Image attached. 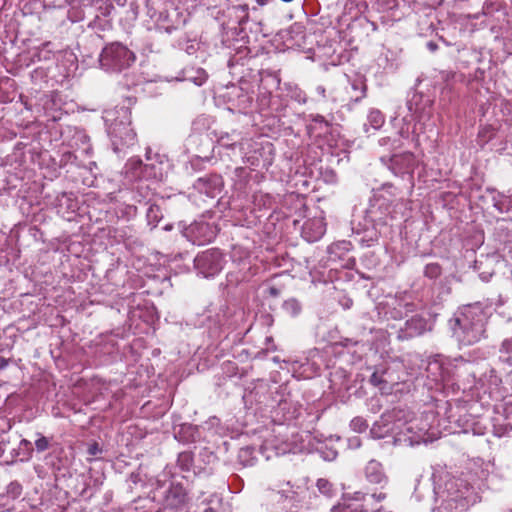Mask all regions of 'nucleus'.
Here are the masks:
<instances>
[{"label": "nucleus", "mask_w": 512, "mask_h": 512, "mask_svg": "<svg viewBox=\"0 0 512 512\" xmlns=\"http://www.w3.org/2000/svg\"><path fill=\"white\" fill-rule=\"evenodd\" d=\"M256 3L260 6H264L266 4H268L271 0H255Z\"/></svg>", "instance_id": "0e129e2a"}, {"label": "nucleus", "mask_w": 512, "mask_h": 512, "mask_svg": "<svg viewBox=\"0 0 512 512\" xmlns=\"http://www.w3.org/2000/svg\"><path fill=\"white\" fill-rule=\"evenodd\" d=\"M381 162L397 177L408 176L413 179V173L419 161L411 152L394 154L391 157H381Z\"/></svg>", "instance_id": "0eeeda50"}, {"label": "nucleus", "mask_w": 512, "mask_h": 512, "mask_svg": "<svg viewBox=\"0 0 512 512\" xmlns=\"http://www.w3.org/2000/svg\"><path fill=\"white\" fill-rule=\"evenodd\" d=\"M493 3L486 1L483 5V14H489L492 11Z\"/></svg>", "instance_id": "603ef678"}, {"label": "nucleus", "mask_w": 512, "mask_h": 512, "mask_svg": "<svg viewBox=\"0 0 512 512\" xmlns=\"http://www.w3.org/2000/svg\"><path fill=\"white\" fill-rule=\"evenodd\" d=\"M268 77L272 79V81L275 83L276 87H279L280 85V78L276 74L269 73Z\"/></svg>", "instance_id": "4d7b16f0"}, {"label": "nucleus", "mask_w": 512, "mask_h": 512, "mask_svg": "<svg viewBox=\"0 0 512 512\" xmlns=\"http://www.w3.org/2000/svg\"><path fill=\"white\" fill-rule=\"evenodd\" d=\"M404 308L406 310V314L409 312L412 313L415 311V304L414 303H405Z\"/></svg>", "instance_id": "5fc2aeb1"}, {"label": "nucleus", "mask_w": 512, "mask_h": 512, "mask_svg": "<svg viewBox=\"0 0 512 512\" xmlns=\"http://www.w3.org/2000/svg\"><path fill=\"white\" fill-rule=\"evenodd\" d=\"M267 293L271 297H278L280 295V290L275 286H270L267 288Z\"/></svg>", "instance_id": "09e8293b"}, {"label": "nucleus", "mask_w": 512, "mask_h": 512, "mask_svg": "<svg viewBox=\"0 0 512 512\" xmlns=\"http://www.w3.org/2000/svg\"><path fill=\"white\" fill-rule=\"evenodd\" d=\"M162 218L163 213L160 206L156 204H150L146 212L148 225H150L152 228H155Z\"/></svg>", "instance_id": "a878e982"}, {"label": "nucleus", "mask_w": 512, "mask_h": 512, "mask_svg": "<svg viewBox=\"0 0 512 512\" xmlns=\"http://www.w3.org/2000/svg\"><path fill=\"white\" fill-rule=\"evenodd\" d=\"M155 485L157 489L162 488L164 486L163 481L159 477L156 479Z\"/></svg>", "instance_id": "e2e57ef3"}, {"label": "nucleus", "mask_w": 512, "mask_h": 512, "mask_svg": "<svg viewBox=\"0 0 512 512\" xmlns=\"http://www.w3.org/2000/svg\"><path fill=\"white\" fill-rule=\"evenodd\" d=\"M353 499L356 500V501H362L365 499V494L358 491V492H355L354 493V496H353Z\"/></svg>", "instance_id": "13d9d810"}, {"label": "nucleus", "mask_w": 512, "mask_h": 512, "mask_svg": "<svg viewBox=\"0 0 512 512\" xmlns=\"http://www.w3.org/2000/svg\"><path fill=\"white\" fill-rule=\"evenodd\" d=\"M380 231L377 230L375 224L367 226L356 232L355 239L364 247H370L378 242Z\"/></svg>", "instance_id": "412c9836"}, {"label": "nucleus", "mask_w": 512, "mask_h": 512, "mask_svg": "<svg viewBox=\"0 0 512 512\" xmlns=\"http://www.w3.org/2000/svg\"><path fill=\"white\" fill-rule=\"evenodd\" d=\"M364 474L369 483L380 485L381 488L388 483V476L384 471L383 465L374 459L366 464Z\"/></svg>", "instance_id": "f3484780"}, {"label": "nucleus", "mask_w": 512, "mask_h": 512, "mask_svg": "<svg viewBox=\"0 0 512 512\" xmlns=\"http://www.w3.org/2000/svg\"><path fill=\"white\" fill-rule=\"evenodd\" d=\"M282 310L291 317L298 316L302 311V305L296 298H289L282 304Z\"/></svg>", "instance_id": "bb28decb"}, {"label": "nucleus", "mask_w": 512, "mask_h": 512, "mask_svg": "<svg viewBox=\"0 0 512 512\" xmlns=\"http://www.w3.org/2000/svg\"><path fill=\"white\" fill-rule=\"evenodd\" d=\"M350 426L355 430V431H358V432H361V431H364L366 430V428L368 427L366 421L361 418V417H356L354 418L351 423H350Z\"/></svg>", "instance_id": "58836bf2"}, {"label": "nucleus", "mask_w": 512, "mask_h": 512, "mask_svg": "<svg viewBox=\"0 0 512 512\" xmlns=\"http://www.w3.org/2000/svg\"><path fill=\"white\" fill-rule=\"evenodd\" d=\"M203 512H219L216 508L214 507H206Z\"/></svg>", "instance_id": "69168bd1"}, {"label": "nucleus", "mask_w": 512, "mask_h": 512, "mask_svg": "<svg viewBox=\"0 0 512 512\" xmlns=\"http://www.w3.org/2000/svg\"><path fill=\"white\" fill-rule=\"evenodd\" d=\"M136 61L135 53L122 42L106 44L100 53V68L108 73H122Z\"/></svg>", "instance_id": "20e7f679"}, {"label": "nucleus", "mask_w": 512, "mask_h": 512, "mask_svg": "<svg viewBox=\"0 0 512 512\" xmlns=\"http://www.w3.org/2000/svg\"><path fill=\"white\" fill-rule=\"evenodd\" d=\"M371 497L377 501V502H381V501H384L386 498H387V494L384 493V492H379V493H373L371 495Z\"/></svg>", "instance_id": "8fccbe9b"}, {"label": "nucleus", "mask_w": 512, "mask_h": 512, "mask_svg": "<svg viewBox=\"0 0 512 512\" xmlns=\"http://www.w3.org/2000/svg\"><path fill=\"white\" fill-rule=\"evenodd\" d=\"M387 373V370L384 368H376L375 371L370 376L369 382L375 386L379 387L380 389H383L384 385L387 384V380L385 379L384 375Z\"/></svg>", "instance_id": "7c9ffc66"}, {"label": "nucleus", "mask_w": 512, "mask_h": 512, "mask_svg": "<svg viewBox=\"0 0 512 512\" xmlns=\"http://www.w3.org/2000/svg\"><path fill=\"white\" fill-rule=\"evenodd\" d=\"M107 125L113 150L116 153L136 143V133L131 127V110L126 106H116L106 110L103 116Z\"/></svg>", "instance_id": "f03ea898"}, {"label": "nucleus", "mask_w": 512, "mask_h": 512, "mask_svg": "<svg viewBox=\"0 0 512 512\" xmlns=\"http://www.w3.org/2000/svg\"><path fill=\"white\" fill-rule=\"evenodd\" d=\"M350 441H351V444L354 445L355 447L360 446V440L358 437H355V438L351 439Z\"/></svg>", "instance_id": "680f3d73"}, {"label": "nucleus", "mask_w": 512, "mask_h": 512, "mask_svg": "<svg viewBox=\"0 0 512 512\" xmlns=\"http://www.w3.org/2000/svg\"><path fill=\"white\" fill-rule=\"evenodd\" d=\"M374 512H391V511H389V510H387L386 508H384V507H382V506H381L380 508H378V509H377V510H375Z\"/></svg>", "instance_id": "774afa93"}, {"label": "nucleus", "mask_w": 512, "mask_h": 512, "mask_svg": "<svg viewBox=\"0 0 512 512\" xmlns=\"http://www.w3.org/2000/svg\"><path fill=\"white\" fill-rule=\"evenodd\" d=\"M87 452L91 456H97L98 454H100L102 452V448L99 446V444L97 442H94L89 445Z\"/></svg>", "instance_id": "37998d69"}, {"label": "nucleus", "mask_w": 512, "mask_h": 512, "mask_svg": "<svg viewBox=\"0 0 512 512\" xmlns=\"http://www.w3.org/2000/svg\"><path fill=\"white\" fill-rule=\"evenodd\" d=\"M55 208L59 214L73 213L77 210L78 205L73 193L62 192L55 198Z\"/></svg>", "instance_id": "6ab92c4d"}, {"label": "nucleus", "mask_w": 512, "mask_h": 512, "mask_svg": "<svg viewBox=\"0 0 512 512\" xmlns=\"http://www.w3.org/2000/svg\"><path fill=\"white\" fill-rule=\"evenodd\" d=\"M309 120L325 131H327L331 126L330 122L321 114H310Z\"/></svg>", "instance_id": "f704fd0d"}, {"label": "nucleus", "mask_w": 512, "mask_h": 512, "mask_svg": "<svg viewBox=\"0 0 512 512\" xmlns=\"http://www.w3.org/2000/svg\"><path fill=\"white\" fill-rule=\"evenodd\" d=\"M393 437L396 445L414 446L426 442V431L418 428L417 420L414 419L402 430H397Z\"/></svg>", "instance_id": "9d476101"}, {"label": "nucleus", "mask_w": 512, "mask_h": 512, "mask_svg": "<svg viewBox=\"0 0 512 512\" xmlns=\"http://www.w3.org/2000/svg\"><path fill=\"white\" fill-rule=\"evenodd\" d=\"M489 309L480 303L465 306L455 317L453 332L458 342L465 346L479 342L486 332Z\"/></svg>", "instance_id": "f257e3e1"}, {"label": "nucleus", "mask_w": 512, "mask_h": 512, "mask_svg": "<svg viewBox=\"0 0 512 512\" xmlns=\"http://www.w3.org/2000/svg\"><path fill=\"white\" fill-rule=\"evenodd\" d=\"M384 115L377 109H371L367 116V123L364 124L365 132L369 131V127L378 130L384 124Z\"/></svg>", "instance_id": "b1692460"}, {"label": "nucleus", "mask_w": 512, "mask_h": 512, "mask_svg": "<svg viewBox=\"0 0 512 512\" xmlns=\"http://www.w3.org/2000/svg\"><path fill=\"white\" fill-rule=\"evenodd\" d=\"M414 419L413 413L406 407H395L382 416L384 424L390 425L387 431H390L393 436L396 435L397 430H402Z\"/></svg>", "instance_id": "9b49d317"}, {"label": "nucleus", "mask_w": 512, "mask_h": 512, "mask_svg": "<svg viewBox=\"0 0 512 512\" xmlns=\"http://www.w3.org/2000/svg\"><path fill=\"white\" fill-rule=\"evenodd\" d=\"M504 412L505 413H512V401L506 402L504 405Z\"/></svg>", "instance_id": "bf43d9fd"}, {"label": "nucleus", "mask_w": 512, "mask_h": 512, "mask_svg": "<svg viewBox=\"0 0 512 512\" xmlns=\"http://www.w3.org/2000/svg\"><path fill=\"white\" fill-rule=\"evenodd\" d=\"M350 242H347V241H342V242H338L336 244H333L330 249L331 251H334L336 249H342V250H345V251H349L350 250Z\"/></svg>", "instance_id": "c03bdc74"}, {"label": "nucleus", "mask_w": 512, "mask_h": 512, "mask_svg": "<svg viewBox=\"0 0 512 512\" xmlns=\"http://www.w3.org/2000/svg\"><path fill=\"white\" fill-rule=\"evenodd\" d=\"M455 77V72L453 71H441L440 72V78L445 81V82H449L450 80H452L453 78Z\"/></svg>", "instance_id": "a18cd8bd"}, {"label": "nucleus", "mask_w": 512, "mask_h": 512, "mask_svg": "<svg viewBox=\"0 0 512 512\" xmlns=\"http://www.w3.org/2000/svg\"><path fill=\"white\" fill-rule=\"evenodd\" d=\"M20 447H23L25 449V452L23 453V458L21 460L29 459L33 453L32 443L27 439H22L20 441Z\"/></svg>", "instance_id": "ea45409f"}, {"label": "nucleus", "mask_w": 512, "mask_h": 512, "mask_svg": "<svg viewBox=\"0 0 512 512\" xmlns=\"http://www.w3.org/2000/svg\"><path fill=\"white\" fill-rule=\"evenodd\" d=\"M316 486H317L318 491L322 495H324L328 498H332L336 494V489L334 488V485L327 479H324V478L318 479Z\"/></svg>", "instance_id": "cd10ccee"}, {"label": "nucleus", "mask_w": 512, "mask_h": 512, "mask_svg": "<svg viewBox=\"0 0 512 512\" xmlns=\"http://www.w3.org/2000/svg\"><path fill=\"white\" fill-rule=\"evenodd\" d=\"M38 438L35 440V447L38 452H44L50 447V441L41 433H37Z\"/></svg>", "instance_id": "e433bc0d"}, {"label": "nucleus", "mask_w": 512, "mask_h": 512, "mask_svg": "<svg viewBox=\"0 0 512 512\" xmlns=\"http://www.w3.org/2000/svg\"><path fill=\"white\" fill-rule=\"evenodd\" d=\"M22 493V485L18 481L10 482L6 487V494L12 499L18 498Z\"/></svg>", "instance_id": "72a5a7b5"}, {"label": "nucleus", "mask_w": 512, "mask_h": 512, "mask_svg": "<svg viewBox=\"0 0 512 512\" xmlns=\"http://www.w3.org/2000/svg\"><path fill=\"white\" fill-rule=\"evenodd\" d=\"M423 273L429 279H437L442 274V267L438 263H429L425 266Z\"/></svg>", "instance_id": "473e14b6"}, {"label": "nucleus", "mask_w": 512, "mask_h": 512, "mask_svg": "<svg viewBox=\"0 0 512 512\" xmlns=\"http://www.w3.org/2000/svg\"><path fill=\"white\" fill-rule=\"evenodd\" d=\"M187 501V492L179 483H171L163 498L166 508L178 511H183L185 509Z\"/></svg>", "instance_id": "ddd939ff"}, {"label": "nucleus", "mask_w": 512, "mask_h": 512, "mask_svg": "<svg viewBox=\"0 0 512 512\" xmlns=\"http://www.w3.org/2000/svg\"><path fill=\"white\" fill-rule=\"evenodd\" d=\"M382 188L384 190H386L391 196H396L397 195V190L398 189L396 187H394V185L391 184V183L383 184Z\"/></svg>", "instance_id": "49530a36"}, {"label": "nucleus", "mask_w": 512, "mask_h": 512, "mask_svg": "<svg viewBox=\"0 0 512 512\" xmlns=\"http://www.w3.org/2000/svg\"><path fill=\"white\" fill-rule=\"evenodd\" d=\"M146 16L155 30L167 34L180 30L187 22V16L182 10L164 0L147 1Z\"/></svg>", "instance_id": "7ed1b4c3"}, {"label": "nucleus", "mask_w": 512, "mask_h": 512, "mask_svg": "<svg viewBox=\"0 0 512 512\" xmlns=\"http://www.w3.org/2000/svg\"><path fill=\"white\" fill-rule=\"evenodd\" d=\"M235 173L238 177H241L243 174H246L247 171L245 168H242V167H237L235 168Z\"/></svg>", "instance_id": "052dcab7"}, {"label": "nucleus", "mask_w": 512, "mask_h": 512, "mask_svg": "<svg viewBox=\"0 0 512 512\" xmlns=\"http://www.w3.org/2000/svg\"><path fill=\"white\" fill-rule=\"evenodd\" d=\"M427 377L436 384L441 383L444 387L453 385L454 371L450 365L433 360L428 363L426 368Z\"/></svg>", "instance_id": "f8f14e48"}, {"label": "nucleus", "mask_w": 512, "mask_h": 512, "mask_svg": "<svg viewBox=\"0 0 512 512\" xmlns=\"http://www.w3.org/2000/svg\"><path fill=\"white\" fill-rule=\"evenodd\" d=\"M183 236L191 243L201 246L210 243L217 235L218 229L215 225L205 221H195L189 226H183Z\"/></svg>", "instance_id": "6e6552de"}, {"label": "nucleus", "mask_w": 512, "mask_h": 512, "mask_svg": "<svg viewBox=\"0 0 512 512\" xmlns=\"http://www.w3.org/2000/svg\"><path fill=\"white\" fill-rule=\"evenodd\" d=\"M89 27H91L93 30L97 31H103L106 28H110L111 24L108 20L102 19L99 16H96L95 19L90 22Z\"/></svg>", "instance_id": "c9c22d12"}, {"label": "nucleus", "mask_w": 512, "mask_h": 512, "mask_svg": "<svg viewBox=\"0 0 512 512\" xmlns=\"http://www.w3.org/2000/svg\"><path fill=\"white\" fill-rule=\"evenodd\" d=\"M433 321L428 312H421L407 319L397 332V338L400 341L410 340L415 337L422 336L431 331Z\"/></svg>", "instance_id": "423d86ee"}, {"label": "nucleus", "mask_w": 512, "mask_h": 512, "mask_svg": "<svg viewBox=\"0 0 512 512\" xmlns=\"http://www.w3.org/2000/svg\"><path fill=\"white\" fill-rule=\"evenodd\" d=\"M453 506H454V501L448 500L441 505V507L439 508V512H449Z\"/></svg>", "instance_id": "de8ad7c7"}, {"label": "nucleus", "mask_w": 512, "mask_h": 512, "mask_svg": "<svg viewBox=\"0 0 512 512\" xmlns=\"http://www.w3.org/2000/svg\"><path fill=\"white\" fill-rule=\"evenodd\" d=\"M350 89L348 91L350 102L358 103L366 97L367 85L363 79H354L350 84Z\"/></svg>", "instance_id": "5701e85b"}, {"label": "nucleus", "mask_w": 512, "mask_h": 512, "mask_svg": "<svg viewBox=\"0 0 512 512\" xmlns=\"http://www.w3.org/2000/svg\"><path fill=\"white\" fill-rule=\"evenodd\" d=\"M315 92L322 98L326 99V89L323 85H318L315 88Z\"/></svg>", "instance_id": "3c124183"}, {"label": "nucleus", "mask_w": 512, "mask_h": 512, "mask_svg": "<svg viewBox=\"0 0 512 512\" xmlns=\"http://www.w3.org/2000/svg\"><path fill=\"white\" fill-rule=\"evenodd\" d=\"M163 229H164L165 231H171V230L173 229V225H172V224H167V225H165V226L163 227Z\"/></svg>", "instance_id": "338daca9"}, {"label": "nucleus", "mask_w": 512, "mask_h": 512, "mask_svg": "<svg viewBox=\"0 0 512 512\" xmlns=\"http://www.w3.org/2000/svg\"><path fill=\"white\" fill-rule=\"evenodd\" d=\"M50 45V42H45L41 47L37 48V50L33 53L32 62L50 60L52 57V51L48 49Z\"/></svg>", "instance_id": "c85d7f7f"}, {"label": "nucleus", "mask_w": 512, "mask_h": 512, "mask_svg": "<svg viewBox=\"0 0 512 512\" xmlns=\"http://www.w3.org/2000/svg\"><path fill=\"white\" fill-rule=\"evenodd\" d=\"M192 186L200 194H205L208 197L214 198L218 193H220L223 186V180L219 175L206 174L196 179Z\"/></svg>", "instance_id": "4468645a"}, {"label": "nucleus", "mask_w": 512, "mask_h": 512, "mask_svg": "<svg viewBox=\"0 0 512 512\" xmlns=\"http://www.w3.org/2000/svg\"><path fill=\"white\" fill-rule=\"evenodd\" d=\"M207 79V73L200 67H185L181 71V81H189L197 86H201Z\"/></svg>", "instance_id": "4be33fe9"}, {"label": "nucleus", "mask_w": 512, "mask_h": 512, "mask_svg": "<svg viewBox=\"0 0 512 512\" xmlns=\"http://www.w3.org/2000/svg\"><path fill=\"white\" fill-rule=\"evenodd\" d=\"M223 253L217 248H211L199 253L194 259V268L205 278L219 274L225 265Z\"/></svg>", "instance_id": "39448f33"}, {"label": "nucleus", "mask_w": 512, "mask_h": 512, "mask_svg": "<svg viewBox=\"0 0 512 512\" xmlns=\"http://www.w3.org/2000/svg\"><path fill=\"white\" fill-rule=\"evenodd\" d=\"M217 142L219 147L230 149L232 151L238 150L239 155L242 156L244 154L245 145L249 144L250 139L244 137L241 132L233 130L231 133H221Z\"/></svg>", "instance_id": "2eb2a0df"}, {"label": "nucleus", "mask_w": 512, "mask_h": 512, "mask_svg": "<svg viewBox=\"0 0 512 512\" xmlns=\"http://www.w3.org/2000/svg\"><path fill=\"white\" fill-rule=\"evenodd\" d=\"M129 478H130L131 482L134 483V484H137L140 481L139 473H134L133 472V473L130 474Z\"/></svg>", "instance_id": "6e6d98bb"}, {"label": "nucleus", "mask_w": 512, "mask_h": 512, "mask_svg": "<svg viewBox=\"0 0 512 512\" xmlns=\"http://www.w3.org/2000/svg\"><path fill=\"white\" fill-rule=\"evenodd\" d=\"M149 169H154V165L143 164L139 158H131L124 166V175L130 182L136 181L141 178L150 177Z\"/></svg>", "instance_id": "dca6fc26"}, {"label": "nucleus", "mask_w": 512, "mask_h": 512, "mask_svg": "<svg viewBox=\"0 0 512 512\" xmlns=\"http://www.w3.org/2000/svg\"><path fill=\"white\" fill-rule=\"evenodd\" d=\"M326 231V225L322 219H309L302 228V236L308 242H315L319 240Z\"/></svg>", "instance_id": "a211bd4d"}, {"label": "nucleus", "mask_w": 512, "mask_h": 512, "mask_svg": "<svg viewBox=\"0 0 512 512\" xmlns=\"http://www.w3.org/2000/svg\"><path fill=\"white\" fill-rule=\"evenodd\" d=\"M194 462L193 453L190 451H184L178 454L177 465L183 471H189Z\"/></svg>", "instance_id": "c756f323"}, {"label": "nucleus", "mask_w": 512, "mask_h": 512, "mask_svg": "<svg viewBox=\"0 0 512 512\" xmlns=\"http://www.w3.org/2000/svg\"><path fill=\"white\" fill-rule=\"evenodd\" d=\"M291 98L300 104H305L307 102L306 93L297 86L291 90Z\"/></svg>", "instance_id": "4c0bfd02"}, {"label": "nucleus", "mask_w": 512, "mask_h": 512, "mask_svg": "<svg viewBox=\"0 0 512 512\" xmlns=\"http://www.w3.org/2000/svg\"><path fill=\"white\" fill-rule=\"evenodd\" d=\"M256 459V449L251 446L243 447L238 452V460L243 466H252Z\"/></svg>", "instance_id": "393cba45"}, {"label": "nucleus", "mask_w": 512, "mask_h": 512, "mask_svg": "<svg viewBox=\"0 0 512 512\" xmlns=\"http://www.w3.org/2000/svg\"><path fill=\"white\" fill-rule=\"evenodd\" d=\"M475 379V388L482 390L483 393H488L490 396L497 398L504 397V391L501 387L502 379L498 376L494 368H489L481 373L478 377L475 372L472 373Z\"/></svg>", "instance_id": "1a4fd4ad"}, {"label": "nucleus", "mask_w": 512, "mask_h": 512, "mask_svg": "<svg viewBox=\"0 0 512 512\" xmlns=\"http://www.w3.org/2000/svg\"><path fill=\"white\" fill-rule=\"evenodd\" d=\"M174 437L179 442L184 444L196 442L199 437L198 429L196 426L183 423L178 426V428H174Z\"/></svg>", "instance_id": "aec40b11"}, {"label": "nucleus", "mask_w": 512, "mask_h": 512, "mask_svg": "<svg viewBox=\"0 0 512 512\" xmlns=\"http://www.w3.org/2000/svg\"><path fill=\"white\" fill-rule=\"evenodd\" d=\"M500 352H504L508 354L509 356H512V337L509 339H505L502 342Z\"/></svg>", "instance_id": "79ce46f5"}, {"label": "nucleus", "mask_w": 512, "mask_h": 512, "mask_svg": "<svg viewBox=\"0 0 512 512\" xmlns=\"http://www.w3.org/2000/svg\"><path fill=\"white\" fill-rule=\"evenodd\" d=\"M330 512H368L367 510L363 509L362 507H356L354 509H351L348 507H342L340 505L333 506Z\"/></svg>", "instance_id": "a19ab883"}, {"label": "nucleus", "mask_w": 512, "mask_h": 512, "mask_svg": "<svg viewBox=\"0 0 512 512\" xmlns=\"http://www.w3.org/2000/svg\"><path fill=\"white\" fill-rule=\"evenodd\" d=\"M114 9L113 5L112 4H108L105 6V8L103 9V11L101 12V14L103 16H108L110 15L111 11Z\"/></svg>", "instance_id": "864d4df0"}, {"label": "nucleus", "mask_w": 512, "mask_h": 512, "mask_svg": "<svg viewBox=\"0 0 512 512\" xmlns=\"http://www.w3.org/2000/svg\"><path fill=\"white\" fill-rule=\"evenodd\" d=\"M175 46L181 50H184L188 55H193L198 50V44L195 41L189 39L185 41L179 39L176 41Z\"/></svg>", "instance_id": "2f4dec72"}]
</instances>
